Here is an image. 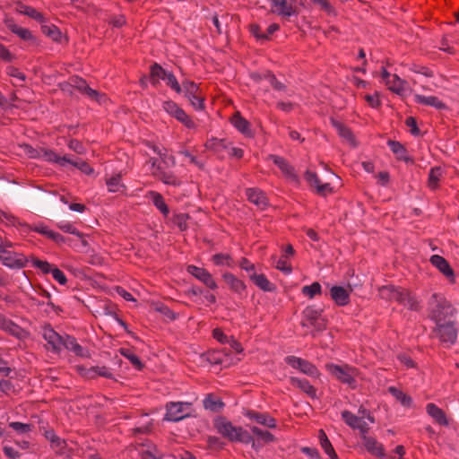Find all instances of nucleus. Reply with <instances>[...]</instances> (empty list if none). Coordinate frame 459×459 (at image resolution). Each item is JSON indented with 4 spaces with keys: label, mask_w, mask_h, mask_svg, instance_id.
<instances>
[{
    "label": "nucleus",
    "mask_w": 459,
    "mask_h": 459,
    "mask_svg": "<svg viewBox=\"0 0 459 459\" xmlns=\"http://www.w3.org/2000/svg\"><path fill=\"white\" fill-rule=\"evenodd\" d=\"M428 414L439 425H448V420L443 410L434 403H428L426 406Z\"/></svg>",
    "instance_id": "27"
},
{
    "label": "nucleus",
    "mask_w": 459,
    "mask_h": 459,
    "mask_svg": "<svg viewBox=\"0 0 459 459\" xmlns=\"http://www.w3.org/2000/svg\"><path fill=\"white\" fill-rule=\"evenodd\" d=\"M203 404H204V409L213 411V412L220 411L224 406V403H222V401L213 394H208L204 399Z\"/></svg>",
    "instance_id": "33"
},
{
    "label": "nucleus",
    "mask_w": 459,
    "mask_h": 459,
    "mask_svg": "<svg viewBox=\"0 0 459 459\" xmlns=\"http://www.w3.org/2000/svg\"><path fill=\"white\" fill-rule=\"evenodd\" d=\"M323 308L309 306L303 311L304 317L316 330L322 331L325 327L326 321L322 317Z\"/></svg>",
    "instance_id": "13"
},
{
    "label": "nucleus",
    "mask_w": 459,
    "mask_h": 459,
    "mask_svg": "<svg viewBox=\"0 0 459 459\" xmlns=\"http://www.w3.org/2000/svg\"><path fill=\"white\" fill-rule=\"evenodd\" d=\"M169 71L163 69L159 64H153L151 66L150 78L152 85L156 86L159 83V80H165Z\"/></svg>",
    "instance_id": "35"
},
{
    "label": "nucleus",
    "mask_w": 459,
    "mask_h": 459,
    "mask_svg": "<svg viewBox=\"0 0 459 459\" xmlns=\"http://www.w3.org/2000/svg\"><path fill=\"white\" fill-rule=\"evenodd\" d=\"M163 109L174 117L177 120L181 122L185 126L189 129H194L195 127V123L186 115V113L179 107L177 103L168 100L164 101L162 104Z\"/></svg>",
    "instance_id": "10"
},
{
    "label": "nucleus",
    "mask_w": 459,
    "mask_h": 459,
    "mask_svg": "<svg viewBox=\"0 0 459 459\" xmlns=\"http://www.w3.org/2000/svg\"><path fill=\"white\" fill-rule=\"evenodd\" d=\"M52 276L53 278L59 282L61 285H65L67 282V279L65 275V273L59 270L57 267H55L52 271Z\"/></svg>",
    "instance_id": "62"
},
{
    "label": "nucleus",
    "mask_w": 459,
    "mask_h": 459,
    "mask_svg": "<svg viewBox=\"0 0 459 459\" xmlns=\"http://www.w3.org/2000/svg\"><path fill=\"white\" fill-rule=\"evenodd\" d=\"M213 262L218 265H230V257L228 255L217 254L212 257Z\"/></svg>",
    "instance_id": "61"
},
{
    "label": "nucleus",
    "mask_w": 459,
    "mask_h": 459,
    "mask_svg": "<svg viewBox=\"0 0 459 459\" xmlns=\"http://www.w3.org/2000/svg\"><path fill=\"white\" fill-rule=\"evenodd\" d=\"M305 178L308 182V184L315 188L321 183L317 175L310 170L306 171Z\"/></svg>",
    "instance_id": "59"
},
{
    "label": "nucleus",
    "mask_w": 459,
    "mask_h": 459,
    "mask_svg": "<svg viewBox=\"0 0 459 459\" xmlns=\"http://www.w3.org/2000/svg\"><path fill=\"white\" fill-rule=\"evenodd\" d=\"M68 164L78 168L80 170H82L85 174H91L92 172L91 168L85 161L82 160L81 159L73 160L71 158V161L68 162Z\"/></svg>",
    "instance_id": "55"
},
{
    "label": "nucleus",
    "mask_w": 459,
    "mask_h": 459,
    "mask_svg": "<svg viewBox=\"0 0 459 459\" xmlns=\"http://www.w3.org/2000/svg\"><path fill=\"white\" fill-rule=\"evenodd\" d=\"M363 446L372 455L377 456L384 455L383 446L378 443L375 438L362 434Z\"/></svg>",
    "instance_id": "28"
},
{
    "label": "nucleus",
    "mask_w": 459,
    "mask_h": 459,
    "mask_svg": "<svg viewBox=\"0 0 459 459\" xmlns=\"http://www.w3.org/2000/svg\"><path fill=\"white\" fill-rule=\"evenodd\" d=\"M57 227L63 230L64 232L70 233L77 236L78 238H82V233L80 232L72 223L69 221H60L57 223Z\"/></svg>",
    "instance_id": "49"
},
{
    "label": "nucleus",
    "mask_w": 459,
    "mask_h": 459,
    "mask_svg": "<svg viewBox=\"0 0 459 459\" xmlns=\"http://www.w3.org/2000/svg\"><path fill=\"white\" fill-rule=\"evenodd\" d=\"M150 195L156 208L160 210L164 216H168L169 210L168 205L165 204L163 196L157 192H151Z\"/></svg>",
    "instance_id": "39"
},
{
    "label": "nucleus",
    "mask_w": 459,
    "mask_h": 459,
    "mask_svg": "<svg viewBox=\"0 0 459 459\" xmlns=\"http://www.w3.org/2000/svg\"><path fill=\"white\" fill-rule=\"evenodd\" d=\"M32 263L35 267L40 269L44 273H52V271L55 268V266H53L47 261L34 259Z\"/></svg>",
    "instance_id": "54"
},
{
    "label": "nucleus",
    "mask_w": 459,
    "mask_h": 459,
    "mask_svg": "<svg viewBox=\"0 0 459 459\" xmlns=\"http://www.w3.org/2000/svg\"><path fill=\"white\" fill-rule=\"evenodd\" d=\"M246 195L247 199L261 210H264L268 204L267 197L257 188L247 189Z\"/></svg>",
    "instance_id": "21"
},
{
    "label": "nucleus",
    "mask_w": 459,
    "mask_h": 459,
    "mask_svg": "<svg viewBox=\"0 0 459 459\" xmlns=\"http://www.w3.org/2000/svg\"><path fill=\"white\" fill-rule=\"evenodd\" d=\"M276 268L285 274H289L291 273V266L288 264L285 258H280L276 262Z\"/></svg>",
    "instance_id": "63"
},
{
    "label": "nucleus",
    "mask_w": 459,
    "mask_h": 459,
    "mask_svg": "<svg viewBox=\"0 0 459 459\" xmlns=\"http://www.w3.org/2000/svg\"><path fill=\"white\" fill-rule=\"evenodd\" d=\"M431 316L436 324L444 323L446 318L454 316L455 309L452 305L440 294L434 293L429 300Z\"/></svg>",
    "instance_id": "3"
},
{
    "label": "nucleus",
    "mask_w": 459,
    "mask_h": 459,
    "mask_svg": "<svg viewBox=\"0 0 459 459\" xmlns=\"http://www.w3.org/2000/svg\"><path fill=\"white\" fill-rule=\"evenodd\" d=\"M40 152L39 159L46 161L56 162L62 167L68 165V162L71 161V158L69 156H59L50 150L40 149Z\"/></svg>",
    "instance_id": "25"
},
{
    "label": "nucleus",
    "mask_w": 459,
    "mask_h": 459,
    "mask_svg": "<svg viewBox=\"0 0 459 459\" xmlns=\"http://www.w3.org/2000/svg\"><path fill=\"white\" fill-rule=\"evenodd\" d=\"M182 91H184L186 98L191 105L196 109L201 110L204 108V97L202 95L199 86L191 81L186 80L182 82Z\"/></svg>",
    "instance_id": "8"
},
{
    "label": "nucleus",
    "mask_w": 459,
    "mask_h": 459,
    "mask_svg": "<svg viewBox=\"0 0 459 459\" xmlns=\"http://www.w3.org/2000/svg\"><path fill=\"white\" fill-rule=\"evenodd\" d=\"M250 279L254 281L256 286L265 291L272 290V284L264 274H256L253 273L249 275Z\"/></svg>",
    "instance_id": "42"
},
{
    "label": "nucleus",
    "mask_w": 459,
    "mask_h": 459,
    "mask_svg": "<svg viewBox=\"0 0 459 459\" xmlns=\"http://www.w3.org/2000/svg\"><path fill=\"white\" fill-rule=\"evenodd\" d=\"M0 260L4 265L12 269L23 268L28 263L26 256L7 248L2 242H0Z\"/></svg>",
    "instance_id": "7"
},
{
    "label": "nucleus",
    "mask_w": 459,
    "mask_h": 459,
    "mask_svg": "<svg viewBox=\"0 0 459 459\" xmlns=\"http://www.w3.org/2000/svg\"><path fill=\"white\" fill-rule=\"evenodd\" d=\"M154 152H155L156 153H158V154L160 156V158H161V160H162L163 163H164L167 167H173V166H175L176 161H175V158H174V156H172V155H168V154H166V153H161V152H160L158 148H154Z\"/></svg>",
    "instance_id": "58"
},
{
    "label": "nucleus",
    "mask_w": 459,
    "mask_h": 459,
    "mask_svg": "<svg viewBox=\"0 0 459 459\" xmlns=\"http://www.w3.org/2000/svg\"><path fill=\"white\" fill-rule=\"evenodd\" d=\"M290 381L293 386L300 389L302 392H304L306 394H307L310 398H312V399L317 398L316 388L307 379L291 377L290 378Z\"/></svg>",
    "instance_id": "22"
},
{
    "label": "nucleus",
    "mask_w": 459,
    "mask_h": 459,
    "mask_svg": "<svg viewBox=\"0 0 459 459\" xmlns=\"http://www.w3.org/2000/svg\"><path fill=\"white\" fill-rule=\"evenodd\" d=\"M443 176V169L440 167H434L429 170L428 184L431 189H437L440 178Z\"/></svg>",
    "instance_id": "40"
},
{
    "label": "nucleus",
    "mask_w": 459,
    "mask_h": 459,
    "mask_svg": "<svg viewBox=\"0 0 459 459\" xmlns=\"http://www.w3.org/2000/svg\"><path fill=\"white\" fill-rule=\"evenodd\" d=\"M64 348L72 351L76 355L82 356L83 348L77 343L76 340L74 337L69 335H65L64 339Z\"/></svg>",
    "instance_id": "43"
},
{
    "label": "nucleus",
    "mask_w": 459,
    "mask_h": 459,
    "mask_svg": "<svg viewBox=\"0 0 459 459\" xmlns=\"http://www.w3.org/2000/svg\"><path fill=\"white\" fill-rule=\"evenodd\" d=\"M223 279L232 291L237 293L239 297L244 296V293L246 291V285L241 280L238 279L232 273H224Z\"/></svg>",
    "instance_id": "24"
},
{
    "label": "nucleus",
    "mask_w": 459,
    "mask_h": 459,
    "mask_svg": "<svg viewBox=\"0 0 459 459\" xmlns=\"http://www.w3.org/2000/svg\"><path fill=\"white\" fill-rule=\"evenodd\" d=\"M214 428L224 437L231 442H242L249 444L252 437L241 427L233 426L230 421L223 417H218L214 420Z\"/></svg>",
    "instance_id": "1"
},
{
    "label": "nucleus",
    "mask_w": 459,
    "mask_h": 459,
    "mask_svg": "<svg viewBox=\"0 0 459 459\" xmlns=\"http://www.w3.org/2000/svg\"><path fill=\"white\" fill-rule=\"evenodd\" d=\"M189 215L186 213H179L175 215L174 223L179 228L180 230L184 231L187 229V221Z\"/></svg>",
    "instance_id": "52"
},
{
    "label": "nucleus",
    "mask_w": 459,
    "mask_h": 459,
    "mask_svg": "<svg viewBox=\"0 0 459 459\" xmlns=\"http://www.w3.org/2000/svg\"><path fill=\"white\" fill-rule=\"evenodd\" d=\"M90 377H93L94 375H98L100 377H104L107 378L112 377L111 371L106 367H94L90 369Z\"/></svg>",
    "instance_id": "53"
},
{
    "label": "nucleus",
    "mask_w": 459,
    "mask_h": 459,
    "mask_svg": "<svg viewBox=\"0 0 459 459\" xmlns=\"http://www.w3.org/2000/svg\"><path fill=\"white\" fill-rule=\"evenodd\" d=\"M251 32L258 39H263V40L268 39V35L265 34L263 28L259 25H252Z\"/></svg>",
    "instance_id": "60"
},
{
    "label": "nucleus",
    "mask_w": 459,
    "mask_h": 459,
    "mask_svg": "<svg viewBox=\"0 0 459 459\" xmlns=\"http://www.w3.org/2000/svg\"><path fill=\"white\" fill-rule=\"evenodd\" d=\"M166 408L164 420L168 421H179L192 414V403H190L171 402L167 404Z\"/></svg>",
    "instance_id": "6"
},
{
    "label": "nucleus",
    "mask_w": 459,
    "mask_h": 459,
    "mask_svg": "<svg viewBox=\"0 0 459 459\" xmlns=\"http://www.w3.org/2000/svg\"><path fill=\"white\" fill-rule=\"evenodd\" d=\"M120 352L121 354L126 357L127 359H129V361L137 368V369H142L143 365L142 363V361L140 360V359L135 355L134 354L133 352H131L129 350L127 349H121L120 350Z\"/></svg>",
    "instance_id": "48"
},
{
    "label": "nucleus",
    "mask_w": 459,
    "mask_h": 459,
    "mask_svg": "<svg viewBox=\"0 0 459 459\" xmlns=\"http://www.w3.org/2000/svg\"><path fill=\"white\" fill-rule=\"evenodd\" d=\"M212 23L216 28V31L221 34L222 33V23H228L229 16L228 15H222L221 20L218 17V15H213L212 18Z\"/></svg>",
    "instance_id": "57"
},
{
    "label": "nucleus",
    "mask_w": 459,
    "mask_h": 459,
    "mask_svg": "<svg viewBox=\"0 0 459 459\" xmlns=\"http://www.w3.org/2000/svg\"><path fill=\"white\" fill-rule=\"evenodd\" d=\"M379 295L384 299L396 301L411 310L419 309L417 299L404 289L393 285L382 286L379 289Z\"/></svg>",
    "instance_id": "2"
},
{
    "label": "nucleus",
    "mask_w": 459,
    "mask_h": 459,
    "mask_svg": "<svg viewBox=\"0 0 459 459\" xmlns=\"http://www.w3.org/2000/svg\"><path fill=\"white\" fill-rule=\"evenodd\" d=\"M232 125L242 134L246 135L251 134L250 125L247 119L236 113L231 118Z\"/></svg>",
    "instance_id": "34"
},
{
    "label": "nucleus",
    "mask_w": 459,
    "mask_h": 459,
    "mask_svg": "<svg viewBox=\"0 0 459 459\" xmlns=\"http://www.w3.org/2000/svg\"><path fill=\"white\" fill-rule=\"evenodd\" d=\"M4 24L13 33L16 34L19 38L26 41H33L34 37L30 30L22 28L15 23L14 20L11 17H5Z\"/></svg>",
    "instance_id": "17"
},
{
    "label": "nucleus",
    "mask_w": 459,
    "mask_h": 459,
    "mask_svg": "<svg viewBox=\"0 0 459 459\" xmlns=\"http://www.w3.org/2000/svg\"><path fill=\"white\" fill-rule=\"evenodd\" d=\"M415 102L425 106H430L437 109H445L446 104L435 96H424L420 94L414 95Z\"/></svg>",
    "instance_id": "26"
},
{
    "label": "nucleus",
    "mask_w": 459,
    "mask_h": 459,
    "mask_svg": "<svg viewBox=\"0 0 459 459\" xmlns=\"http://www.w3.org/2000/svg\"><path fill=\"white\" fill-rule=\"evenodd\" d=\"M285 362L291 368L308 377H317L320 375L317 368L314 364L301 358L296 356H287L285 358Z\"/></svg>",
    "instance_id": "9"
},
{
    "label": "nucleus",
    "mask_w": 459,
    "mask_h": 459,
    "mask_svg": "<svg viewBox=\"0 0 459 459\" xmlns=\"http://www.w3.org/2000/svg\"><path fill=\"white\" fill-rule=\"evenodd\" d=\"M15 10L19 13L27 15V16L39 22L40 23L46 22V19H45L44 15L41 13L38 12L33 7L25 5L22 3H17L16 6H15Z\"/></svg>",
    "instance_id": "29"
},
{
    "label": "nucleus",
    "mask_w": 459,
    "mask_h": 459,
    "mask_svg": "<svg viewBox=\"0 0 459 459\" xmlns=\"http://www.w3.org/2000/svg\"><path fill=\"white\" fill-rule=\"evenodd\" d=\"M247 416L257 423L265 427L273 429L276 427L275 420L266 413H259L255 411H248Z\"/></svg>",
    "instance_id": "31"
},
{
    "label": "nucleus",
    "mask_w": 459,
    "mask_h": 459,
    "mask_svg": "<svg viewBox=\"0 0 459 459\" xmlns=\"http://www.w3.org/2000/svg\"><path fill=\"white\" fill-rule=\"evenodd\" d=\"M437 337L445 347H450L456 342L458 335V327L452 322L437 323L433 331Z\"/></svg>",
    "instance_id": "4"
},
{
    "label": "nucleus",
    "mask_w": 459,
    "mask_h": 459,
    "mask_svg": "<svg viewBox=\"0 0 459 459\" xmlns=\"http://www.w3.org/2000/svg\"><path fill=\"white\" fill-rule=\"evenodd\" d=\"M186 270L188 273L195 277L210 289L214 290L217 288L216 282L214 281L212 274L207 270L197 267L195 265H188Z\"/></svg>",
    "instance_id": "14"
},
{
    "label": "nucleus",
    "mask_w": 459,
    "mask_h": 459,
    "mask_svg": "<svg viewBox=\"0 0 459 459\" xmlns=\"http://www.w3.org/2000/svg\"><path fill=\"white\" fill-rule=\"evenodd\" d=\"M108 189L111 193H124L125 185L121 182V176L117 174L107 179Z\"/></svg>",
    "instance_id": "37"
},
{
    "label": "nucleus",
    "mask_w": 459,
    "mask_h": 459,
    "mask_svg": "<svg viewBox=\"0 0 459 459\" xmlns=\"http://www.w3.org/2000/svg\"><path fill=\"white\" fill-rule=\"evenodd\" d=\"M352 291L351 285L347 287L333 286L330 289V296L338 306H345L350 302V293Z\"/></svg>",
    "instance_id": "15"
},
{
    "label": "nucleus",
    "mask_w": 459,
    "mask_h": 459,
    "mask_svg": "<svg viewBox=\"0 0 459 459\" xmlns=\"http://www.w3.org/2000/svg\"><path fill=\"white\" fill-rule=\"evenodd\" d=\"M318 437L320 440L321 446L325 450V454L331 459H339L331 442L329 441V439L324 430H322V429L319 430Z\"/></svg>",
    "instance_id": "36"
},
{
    "label": "nucleus",
    "mask_w": 459,
    "mask_h": 459,
    "mask_svg": "<svg viewBox=\"0 0 459 459\" xmlns=\"http://www.w3.org/2000/svg\"><path fill=\"white\" fill-rule=\"evenodd\" d=\"M0 327L12 334H17L20 330L16 324L2 316H0Z\"/></svg>",
    "instance_id": "47"
},
{
    "label": "nucleus",
    "mask_w": 459,
    "mask_h": 459,
    "mask_svg": "<svg viewBox=\"0 0 459 459\" xmlns=\"http://www.w3.org/2000/svg\"><path fill=\"white\" fill-rule=\"evenodd\" d=\"M152 164L153 168H156L154 174L164 184L174 186H179L180 181L173 174L165 172L160 166H156V160H153Z\"/></svg>",
    "instance_id": "30"
},
{
    "label": "nucleus",
    "mask_w": 459,
    "mask_h": 459,
    "mask_svg": "<svg viewBox=\"0 0 459 459\" xmlns=\"http://www.w3.org/2000/svg\"><path fill=\"white\" fill-rule=\"evenodd\" d=\"M164 81H166L167 85L169 86L176 92H182L183 86H181L178 83L177 78L172 73L169 72Z\"/></svg>",
    "instance_id": "51"
},
{
    "label": "nucleus",
    "mask_w": 459,
    "mask_h": 459,
    "mask_svg": "<svg viewBox=\"0 0 459 459\" xmlns=\"http://www.w3.org/2000/svg\"><path fill=\"white\" fill-rule=\"evenodd\" d=\"M388 392L398 400L403 406H410L411 398L394 386H390Z\"/></svg>",
    "instance_id": "45"
},
{
    "label": "nucleus",
    "mask_w": 459,
    "mask_h": 459,
    "mask_svg": "<svg viewBox=\"0 0 459 459\" xmlns=\"http://www.w3.org/2000/svg\"><path fill=\"white\" fill-rule=\"evenodd\" d=\"M41 30L45 35L52 39L54 41H59L62 37L61 31L55 25H48L43 22L41 25Z\"/></svg>",
    "instance_id": "44"
},
{
    "label": "nucleus",
    "mask_w": 459,
    "mask_h": 459,
    "mask_svg": "<svg viewBox=\"0 0 459 459\" xmlns=\"http://www.w3.org/2000/svg\"><path fill=\"white\" fill-rule=\"evenodd\" d=\"M42 336L44 340L48 343V350L58 354L64 348V339L65 336L57 333L53 328L50 326H46L42 330Z\"/></svg>",
    "instance_id": "11"
},
{
    "label": "nucleus",
    "mask_w": 459,
    "mask_h": 459,
    "mask_svg": "<svg viewBox=\"0 0 459 459\" xmlns=\"http://www.w3.org/2000/svg\"><path fill=\"white\" fill-rule=\"evenodd\" d=\"M405 124L410 128V132L413 135H418L420 134V130L417 126V122L414 117H407L405 120Z\"/></svg>",
    "instance_id": "64"
},
{
    "label": "nucleus",
    "mask_w": 459,
    "mask_h": 459,
    "mask_svg": "<svg viewBox=\"0 0 459 459\" xmlns=\"http://www.w3.org/2000/svg\"><path fill=\"white\" fill-rule=\"evenodd\" d=\"M331 124L336 129V131L338 132L339 135L344 141H346V143L348 144H350L352 147L357 146V141H356L355 136H354V134H352V132L351 131L350 128H348L342 123H341L340 121H338V120H336L334 118H331Z\"/></svg>",
    "instance_id": "18"
},
{
    "label": "nucleus",
    "mask_w": 459,
    "mask_h": 459,
    "mask_svg": "<svg viewBox=\"0 0 459 459\" xmlns=\"http://www.w3.org/2000/svg\"><path fill=\"white\" fill-rule=\"evenodd\" d=\"M385 85L390 91L402 97L405 96L408 92L407 83L396 74H393L392 77L386 81Z\"/></svg>",
    "instance_id": "20"
},
{
    "label": "nucleus",
    "mask_w": 459,
    "mask_h": 459,
    "mask_svg": "<svg viewBox=\"0 0 459 459\" xmlns=\"http://www.w3.org/2000/svg\"><path fill=\"white\" fill-rule=\"evenodd\" d=\"M430 262L446 278H448L450 280H452L454 278V271L444 257H442L438 255H434L430 257Z\"/></svg>",
    "instance_id": "23"
},
{
    "label": "nucleus",
    "mask_w": 459,
    "mask_h": 459,
    "mask_svg": "<svg viewBox=\"0 0 459 459\" xmlns=\"http://www.w3.org/2000/svg\"><path fill=\"white\" fill-rule=\"evenodd\" d=\"M391 151L396 155L397 159L407 161L409 159L406 155V150L404 146L396 141L389 140L387 143Z\"/></svg>",
    "instance_id": "41"
},
{
    "label": "nucleus",
    "mask_w": 459,
    "mask_h": 459,
    "mask_svg": "<svg viewBox=\"0 0 459 459\" xmlns=\"http://www.w3.org/2000/svg\"><path fill=\"white\" fill-rule=\"evenodd\" d=\"M251 431L253 432V434L257 436L260 439H262L265 443H270V442L273 441V439H274L273 436L270 432H268L266 430H262L261 429H259L257 427H255V426L252 427Z\"/></svg>",
    "instance_id": "50"
},
{
    "label": "nucleus",
    "mask_w": 459,
    "mask_h": 459,
    "mask_svg": "<svg viewBox=\"0 0 459 459\" xmlns=\"http://www.w3.org/2000/svg\"><path fill=\"white\" fill-rule=\"evenodd\" d=\"M9 426L19 434H24L31 430V425L22 422H10Z\"/></svg>",
    "instance_id": "56"
},
{
    "label": "nucleus",
    "mask_w": 459,
    "mask_h": 459,
    "mask_svg": "<svg viewBox=\"0 0 459 459\" xmlns=\"http://www.w3.org/2000/svg\"><path fill=\"white\" fill-rule=\"evenodd\" d=\"M273 12L285 19L296 13V7L287 0H273Z\"/></svg>",
    "instance_id": "19"
},
{
    "label": "nucleus",
    "mask_w": 459,
    "mask_h": 459,
    "mask_svg": "<svg viewBox=\"0 0 459 459\" xmlns=\"http://www.w3.org/2000/svg\"><path fill=\"white\" fill-rule=\"evenodd\" d=\"M342 417L347 425L352 429H359L361 434H366L368 432V426L360 417L354 415L349 411H343L342 412Z\"/></svg>",
    "instance_id": "16"
},
{
    "label": "nucleus",
    "mask_w": 459,
    "mask_h": 459,
    "mask_svg": "<svg viewBox=\"0 0 459 459\" xmlns=\"http://www.w3.org/2000/svg\"><path fill=\"white\" fill-rule=\"evenodd\" d=\"M205 147L207 150L221 155L227 149V144L224 140L214 138L208 140L205 143Z\"/></svg>",
    "instance_id": "38"
},
{
    "label": "nucleus",
    "mask_w": 459,
    "mask_h": 459,
    "mask_svg": "<svg viewBox=\"0 0 459 459\" xmlns=\"http://www.w3.org/2000/svg\"><path fill=\"white\" fill-rule=\"evenodd\" d=\"M321 285L319 282L316 281L313 282L311 285H306L302 287L301 292L305 296L309 297L310 299H313L316 295L321 293Z\"/></svg>",
    "instance_id": "46"
},
{
    "label": "nucleus",
    "mask_w": 459,
    "mask_h": 459,
    "mask_svg": "<svg viewBox=\"0 0 459 459\" xmlns=\"http://www.w3.org/2000/svg\"><path fill=\"white\" fill-rule=\"evenodd\" d=\"M325 367L329 373L338 380L352 387L355 386V377L358 375V370L355 368L346 364H327Z\"/></svg>",
    "instance_id": "5"
},
{
    "label": "nucleus",
    "mask_w": 459,
    "mask_h": 459,
    "mask_svg": "<svg viewBox=\"0 0 459 459\" xmlns=\"http://www.w3.org/2000/svg\"><path fill=\"white\" fill-rule=\"evenodd\" d=\"M287 177L296 179L293 168L282 158L277 155L268 157Z\"/></svg>",
    "instance_id": "32"
},
{
    "label": "nucleus",
    "mask_w": 459,
    "mask_h": 459,
    "mask_svg": "<svg viewBox=\"0 0 459 459\" xmlns=\"http://www.w3.org/2000/svg\"><path fill=\"white\" fill-rule=\"evenodd\" d=\"M70 84L90 99L94 100L99 103H103L107 100L105 94H100L97 91L91 89L87 84L86 81L79 76L72 77L70 80Z\"/></svg>",
    "instance_id": "12"
}]
</instances>
